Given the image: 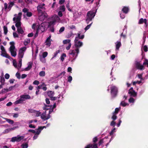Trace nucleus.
<instances>
[{
	"label": "nucleus",
	"instance_id": "bb28decb",
	"mask_svg": "<svg viewBox=\"0 0 148 148\" xmlns=\"http://www.w3.org/2000/svg\"><path fill=\"white\" fill-rule=\"evenodd\" d=\"M16 128V127H14L13 128H8L7 129L5 130H4V133H8L10 131H11L12 130H14Z\"/></svg>",
	"mask_w": 148,
	"mask_h": 148
},
{
	"label": "nucleus",
	"instance_id": "de8ad7c7",
	"mask_svg": "<svg viewBox=\"0 0 148 148\" xmlns=\"http://www.w3.org/2000/svg\"><path fill=\"white\" fill-rule=\"evenodd\" d=\"M64 29H65V28L64 27H62L59 30V33L60 34L62 32H63L64 31Z\"/></svg>",
	"mask_w": 148,
	"mask_h": 148
},
{
	"label": "nucleus",
	"instance_id": "0e129e2a",
	"mask_svg": "<svg viewBox=\"0 0 148 148\" xmlns=\"http://www.w3.org/2000/svg\"><path fill=\"white\" fill-rule=\"evenodd\" d=\"M5 78L6 79H8L10 77V75L8 73H6L5 75Z\"/></svg>",
	"mask_w": 148,
	"mask_h": 148
},
{
	"label": "nucleus",
	"instance_id": "412c9836",
	"mask_svg": "<svg viewBox=\"0 0 148 148\" xmlns=\"http://www.w3.org/2000/svg\"><path fill=\"white\" fill-rule=\"evenodd\" d=\"M21 96L24 101L26 99H31V97L28 95H23Z\"/></svg>",
	"mask_w": 148,
	"mask_h": 148
},
{
	"label": "nucleus",
	"instance_id": "f8f14e48",
	"mask_svg": "<svg viewBox=\"0 0 148 148\" xmlns=\"http://www.w3.org/2000/svg\"><path fill=\"white\" fill-rule=\"evenodd\" d=\"M45 4L44 3H40L37 7V10L39 13H42V10H45Z\"/></svg>",
	"mask_w": 148,
	"mask_h": 148
},
{
	"label": "nucleus",
	"instance_id": "13d9d810",
	"mask_svg": "<svg viewBox=\"0 0 148 148\" xmlns=\"http://www.w3.org/2000/svg\"><path fill=\"white\" fill-rule=\"evenodd\" d=\"M36 110L32 109H30L28 110V112L29 113H34L35 112Z\"/></svg>",
	"mask_w": 148,
	"mask_h": 148
},
{
	"label": "nucleus",
	"instance_id": "4be33fe9",
	"mask_svg": "<svg viewBox=\"0 0 148 148\" xmlns=\"http://www.w3.org/2000/svg\"><path fill=\"white\" fill-rule=\"evenodd\" d=\"M136 67L139 69L143 70L144 69V66L143 65H141L139 62H137L136 63Z\"/></svg>",
	"mask_w": 148,
	"mask_h": 148
},
{
	"label": "nucleus",
	"instance_id": "58836bf2",
	"mask_svg": "<svg viewBox=\"0 0 148 148\" xmlns=\"http://www.w3.org/2000/svg\"><path fill=\"white\" fill-rule=\"evenodd\" d=\"M5 79L4 78L2 77H1L0 82L2 85H4V84Z\"/></svg>",
	"mask_w": 148,
	"mask_h": 148
},
{
	"label": "nucleus",
	"instance_id": "473e14b6",
	"mask_svg": "<svg viewBox=\"0 0 148 148\" xmlns=\"http://www.w3.org/2000/svg\"><path fill=\"white\" fill-rule=\"evenodd\" d=\"M4 119L7 122L10 124H13L14 123V121L13 120L6 118Z\"/></svg>",
	"mask_w": 148,
	"mask_h": 148
},
{
	"label": "nucleus",
	"instance_id": "7ed1b4c3",
	"mask_svg": "<svg viewBox=\"0 0 148 148\" xmlns=\"http://www.w3.org/2000/svg\"><path fill=\"white\" fill-rule=\"evenodd\" d=\"M46 23H43L40 25H39L38 23H36L33 24L32 28L34 29H36L37 32L40 33L44 32L45 29V25Z\"/></svg>",
	"mask_w": 148,
	"mask_h": 148
},
{
	"label": "nucleus",
	"instance_id": "39448f33",
	"mask_svg": "<svg viewBox=\"0 0 148 148\" xmlns=\"http://www.w3.org/2000/svg\"><path fill=\"white\" fill-rule=\"evenodd\" d=\"M95 15V13L93 11H90L88 12L86 19V21L87 24H88L90 21H91Z\"/></svg>",
	"mask_w": 148,
	"mask_h": 148
},
{
	"label": "nucleus",
	"instance_id": "f03ea898",
	"mask_svg": "<svg viewBox=\"0 0 148 148\" xmlns=\"http://www.w3.org/2000/svg\"><path fill=\"white\" fill-rule=\"evenodd\" d=\"M79 52V48L74 47L72 49L70 50L68 53L69 60L72 62H74L77 57Z\"/></svg>",
	"mask_w": 148,
	"mask_h": 148
},
{
	"label": "nucleus",
	"instance_id": "aec40b11",
	"mask_svg": "<svg viewBox=\"0 0 148 148\" xmlns=\"http://www.w3.org/2000/svg\"><path fill=\"white\" fill-rule=\"evenodd\" d=\"M128 93L131 96L135 97L136 96V93L133 90V88H130Z\"/></svg>",
	"mask_w": 148,
	"mask_h": 148
},
{
	"label": "nucleus",
	"instance_id": "6e6552de",
	"mask_svg": "<svg viewBox=\"0 0 148 148\" xmlns=\"http://www.w3.org/2000/svg\"><path fill=\"white\" fill-rule=\"evenodd\" d=\"M10 44L11 46L10 48V51L11 55L13 57H15L16 55V49L14 46V42H10Z\"/></svg>",
	"mask_w": 148,
	"mask_h": 148
},
{
	"label": "nucleus",
	"instance_id": "e433bc0d",
	"mask_svg": "<svg viewBox=\"0 0 148 148\" xmlns=\"http://www.w3.org/2000/svg\"><path fill=\"white\" fill-rule=\"evenodd\" d=\"M68 19H65L64 18H62V20L60 19V23H67V20Z\"/></svg>",
	"mask_w": 148,
	"mask_h": 148
},
{
	"label": "nucleus",
	"instance_id": "423d86ee",
	"mask_svg": "<svg viewBox=\"0 0 148 148\" xmlns=\"http://www.w3.org/2000/svg\"><path fill=\"white\" fill-rule=\"evenodd\" d=\"M109 89L111 90V93L112 96L115 97L117 94V88L115 86L113 85H109L108 87V90H109Z\"/></svg>",
	"mask_w": 148,
	"mask_h": 148
},
{
	"label": "nucleus",
	"instance_id": "49530a36",
	"mask_svg": "<svg viewBox=\"0 0 148 148\" xmlns=\"http://www.w3.org/2000/svg\"><path fill=\"white\" fill-rule=\"evenodd\" d=\"M43 86H45V84L44 83L42 84L41 85H39V86H38L36 88L37 90H39L40 89H41V87Z\"/></svg>",
	"mask_w": 148,
	"mask_h": 148
},
{
	"label": "nucleus",
	"instance_id": "b1692460",
	"mask_svg": "<svg viewBox=\"0 0 148 148\" xmlns=\"http://www.w3.org/2000/svg\"><path fill=\"white\" fill-rule=\"evenodd\" d=\"M144 23H145V25H147V20L146 19H143V18H141L139 21L138 24H141Z\"/></svg>",
	"mask_w": 148,
	"mask_h": 148
},
{
	"label": "nucleus",
	"instance_id": "2f4dec72",
	"mask_svg": "<svg viewBox=\"0 0 148 148\" xmlns=\"http://www.w3.org/2000/svg\"><path fill=\"white\" fill-rule=\"evenodd\" d=\"M42 130L41 129H40V127H39L38 129H36V132L35 134L39 135Z\"/></svg>",
	"mask_w": 148,
	"mask_h": 148
},
{
	"label": "nucleus",
	"instance_id": "9b49d317",
	"mask_svg": "<svg viewBox=\"0 0 148 148\" xmlns=\"http://www.w3.org/2000/svg\"><path fill=\"white\" fill-rule=\"evenodd\" d=\"M0 49L1 51V55L3 57L10 59V57L6 52L4 47L2 45H0Z\"/></svg>",
	"mask_w": 148,
	"mask_h": 148
},
{
	"label": "nucleus",
	"instance_id": "4468645a",
	"mask_svg": "<svg viewBox=\"0 0 148 148\" xmlns=\"http://www.w3.org/2000/svg\"><path fill=\"white\" fill-rule=\"evenodd\" d=\"M54 93V92L52 91H49L47 92V94L48 96L51 99V100H55L57 99V97H53Z\"/></svg>",
	"mask_w": 148,
	"mask_h": 148
},
{
	"label": "nucleus",
	"instance_id": "f257e3e1",
	"mask_svg": "<svg viewBox=\"0 0 148 148\" xmlns=\"http://www.w3.org/2000/svg\"><path fill=\"white\" fill-rule=\"evenodd\" d=\"M22 13L21 12L18 13L17 14H15L14 15V17L13 18V21L16 23L15 26L17 28V31L18 33L22 34L24 32V30L21 27V20Z\"/></svg>",
	"mask_w": 148,
	"mask_h": 148
},
{
	"label": "nucleus",
	"instance_id": "4d7b16f0",
	"mask_svg": "<svg viewBox=\"0 0 148 148\" xmlns=\"http://www.w3.org/2000/svg\"><path fill=\"white\" fill-rule=\"evenodd\" d=\"M143 65H147L148 67V60L145 59L143 62Z\"/></svg>",
	"mask_w": 148,
	"mask_h": 148
},
{
	"label": "nucleus",
	"instance_id": "c85d7f7f",
	"mask_svg": "<svg viewBox=\"0 0 148 148\" xmlns=\"http://www.w3.org/2000/svg\"><path fill=\"white\" fill-rule=\"evenodd\" d=\"M128 8L127 7H124L122 9V11L125 13H127L128 11Z\"/></svg>",
	"mask_w": 148,
	"mask_h": 148
},
{
	"label": "nucleus",
	"instance_id": "69168bd1",
	"mask_svg": "<svg viewBox=\"0 0 148 148\" xmlns=\"http://www.w3.org/2000/svg\"><path fill=\"white\" fill-rule=\"evenodd\" d=\"M129 102L131 103H134V99L132 98H130L129 100Z\"/></svg>",
	"mask_w": 148,
	"mask_h": 148
},
{
	"label": "nucleus",
	"instance_id": "7c9ffc66",
	"mask_svg": "<svg viewBox=\"0 0 148 148\" xmlns=\"http://www.w3.org/2000/svg\"><path fill=\"white\" fill-rule=\"evenodd\" d=\"M40 60L43 63H45L46 62V60L45 58L40 56Z\"/></svg>",
	"mask_w": 148,
	"mask_h": 148
},
{
	"label": "nucleus",
	"instance_id": "a19ab883",
	"mask_svg": "<svg viewBox=\"0 0 148 148\" xmlns=\"http://www.w3.org/2000/svg\"><path fill=\"white\" fill-rule=\"evenodd\" d=\"M120 105L123 107H125L126 106L128 105V104L125 103L124 101H121L120 103Z\"/></svg>",
	"mask_w": 148,
	"mask_h": 148
},
{
	"label": "nucleus",
	"instance_id": "680f3d73",
	"mask_svg": "<svg viewBox=\"0 0 148 148\" xmlns=\"http://www.w3.org/2000/svg\"><path fill=\"white\" fill-rule=\"evenodd\" d=\"M116 132V129L115 128H114L113 129H112L111 132L110 133V135H112L115 132Z\"/></svg>",
	"mask_w": 148,
	"mask_h": 148
},
{
	"label": "nucleus",
	"instance_id": "a18cd8bd",
	"mask_svg": "<svg viewBox=\"0 0 148 148\" xmlns=\"http://www.w3.org/2000/svg\"><path fill=\"white\" fill-rule=\"evenodd\" d=\"M92 22H91L89 25H88L84 29L86 31L91 26L92 24Z\"/></svg>",
	"mask_w": 148,
	"mask_h": 148
},
{
	"label": "nucleus",
	"instance_id": "338daca9",
	"mask_svg": "<svg viewBox=\"0 0 148 148\" xmlns=\"http://www.w3.org/2000/svg\"><path fill=\"white\" fill-rule=\"evenodd\" d=\"M143 49L144 51L147 52L148 50V48L145 45L143 47Z\"/></svg>",
	"mask_w": 148,
	"mask_h": 148
},
{
	"label": "nucleus",
	"instance_id": "2eb2a0df",
	"mask_svg": "<svg viewBox=\"0 0 148 148\" xmlns=\"http://www.w3.org/2000/svg\"><path fill=\"white\" fill-rule=\"evenodd\" d=\"M51 35H49L45 42V44L47 47H49L51 45V42L52 41L51 39Z\"/></svg>",
	"mask_w": 148,
	"mask_h": 148
},
{
	"label": "nucleus",
	"instance_id": "6ab92c4d",
	"mask_svg": "<svg viewBox=\"0 0 148 148\" xmlns=\"http://www.w3.org/2000/svg\"><path fill=\"white\" fill-rule=\"evenodd\" d=\"M116 45V51L118 52L119 48L121 47V44L120 41H118L115 42Z\"/></svg>",
	"mask_w": 148,
	"mask_h": 148
},
{
	"label": "nucleus",
	"instance_id": "79ce46f5",
	"mask_svg": "<svg viewBox=\"0 0 148 148\" xmlns=\"http://www.w3.org/2000/svg\"><path fill=\"white\" fill-rule=\"evenodd\" d=\"M34 114L36 115V116H40L41 113L39 112V111H37L36 110Z\"/></svg>",
	"mask_w": 148,
	"mask_h": 148
},
{
	"label": "nucleus",
	"instance_id": "0eeeda50",
	"mask_svg": "<svg viewBox=\"0 0 148 148\" xmlns=\"http://www.w3.org/2000/svg\"><path fill=\"white\" fill-rule=\"evenodd\" d=\"M60 18L57 15H55L53 17L52 20L48 23V26L50 27L51 25L55 24L57 22L60 23Z\"/></svg>",
	"mask_w": 148,
	"mask_h": 148
},
{
	"label": "nucleus",
	"instance_id": "ea45409f",
	"mask_svg": "<svg viewBox=\"0 0 148 148\" xmlns=\"http://www.w3.org/2000/svg\"><path fill=\"white\" fill-rule=\"evenodd\" d=\"M71 40L69 39L65 40H63V44H65L67 43L69 44L70 43Z\"/></svg>",
	"mask_w": 148,
	"mask_h": 148
},
{
	"label": "nucleus",
	"instance_id": "9d476101",
	"mask_svg": "<svg viewBox=\"0 0 148 148\" xmlns=\"http://www.w3.org/2000/svg\"><path fill=\"white\" fill-rule=\"evenodd\" d=\"M19 63L18 65L16 60H13V65L14 67L17 69L19 70L21 68L22 66V59H19Z\"/></svg>",
	"mask_w": 148,
	"mask_h": 148
},
{
	"label": "nucleus",
	"instance_id": "a878e982",
	"mask_svg": "<svg viewBox=\"0 0 148 148\" xmlns=\"http://www.w3.org/2000/svg\"><path fill=\"white\" fill-rule=\"evenodd\" d=\"M30 42V39L29 38H27L25 39L23 42L24 45L25 46H26L29 44Z\"/></svg>",
	"mask_w": 148,
	"mask_h": 148
},
{
	"label": "nucleus",
	"instance_id": "f704fd0d",
	"mask_svg": "<svg viewBox=\"0 0 148 148\" xmlns=\"http://www.w3.org/2000/svg\"><path fill=\"white\" fill-rule=\"evenodd\" d=\"M45 72L44 71H41L39 73V75L40 77H44L45 75Z\"/></svg>",
	"mask_w": 148,
	"mask_h": 148
},
{
	"label": "nucleus",
	"instance_id": "c756f323",
	"mask_svg": "<svg viewBox=\"0 0 148 148\" xmlns=\"http://www.w3.org/2000/svg\"><path fill=\"white\" fill-rule=\"evenodd\" d=\"M28 146V143H23L21 145L22 148H27Z\"/></svg>",
	"mask_w": 148,
	"mask_h": 148
},
{
	"label": "nucleus",
	"instance_id": "052dcab7",
	"mask_svg": "<svg viewBox=\"0 0 148 148\" xmlns=\"http://www.w3.org/2000/svg\"><path fill=\"white\" fill-rule=\"evenodd\" d=\"M21 139H11V141L14 142L16 141V142H20Z\"/></svg>",
	"mask_w": 148,
	"mask_h": 148
},
{
	"label": "nucleus",
	"instance_id": "5fc2aeb1",
	"mask_svg": "<svg viewBox=\"0 0 148 148\" xmlns=\"http://www.w3.org/2000/svg\"><path fill=\"white\" fill-rule=\"evenodd\" d=\"M26 15L28 17H31L32 16V13L31 12H28L26 14Z\"/></svg>",
	"mask_w": 148,
	"mask_h": 148
},
{
	"label": "nucleus",
	"instance_id": "774afa93",
	"mask_svg": "<svg viewBox=\"0 0 148 148\" xmlns=\"http://www.w3.org/2000/svg\"><path fill=\"white\" fill-rule=\"evenodd\" d=\"M115 58V56L114 54L112 55L110 58V59L112 60H114Z\"/></svg>",
	"mask_w": 148,
	"mask_h": 148
},
{
	"label": "nucleus",
	"instance_id": "3c124183",
	"mask_svg": "<svg viewBox=\"0 0 148 148\" xmlns=\"http://www.w3.org/2000/svg\"><path fill=\"white\" fill-rule=\"evenodd\" d=\"M72 80V77L71 76H69L68 77V81L71 83Z\"/></svg>",
	"mask_w": 148,
	"mask_h": 148
},
{
	"label": "nucleus",
	"instance_id": "603ef678",
	"mask_svg": "<svg viewBox=\"0 0 148 148\" xmlns=\"http://www.w3.org/2000/svg\"><path fill=\"white\" fill-rule=\"evenodd\" d=\"M4 33L5 34H6L8 32L7 28L5 26H4L3 27Z\"/></svg>",
	"mask_w": 148,
	"mask_h": 148
},
{
	"label": "nucleus",
	"instance_id": "09e8293b",
	"mask_svg": "<svg viewBox=\"0 0 148 148\" xmlns=\"http://www.w3.org/2000/svg\"><path fill=\"white\" fill-rule=\"evenodd\" d=\"M121 108L119 107V108H116L115 109V112L113 113H115V114H117L119 110H120Z\"/></svg>",
	"mask_w": 148,
	"mask_h": 148
},
{
	"label": "nucleus",
	"instance_id": "864d4df0",
	"mask_svg": "<svg viewBox=\"0 0 148 148\" xmlns=\"http://www.w3.org/2000/svg\"><path fill=\"white\" fill-rule=\"evenodd\" d=\"M116 114H115V113H113V116L112 117V118L113 120H115L116 119Z\"/></svg>",
	"mask_w": 148,
	"mask_h": 148
},
{
	"label": "nucleus",
	"instance_id": "5701e85b",
	"mask_svg": "<svg viewBox=\"0 0 148 148\" xmlns=\"http://www.w3.org/2000/svg\"><path fill=\"white\" fill-rule=\"evenodd\" d=\"M23 99L22 97H21V96L20 97V98L16 101L15 102H14V104H17L19 103H21L23 102Z\"/></svg>",
	"mask_w": 148,
	"mask_h": 148
},
{
	"label": "nucleus",
	"instance_id": "6e6d98bb",
	"mask_svg": "<svg viewBox=\"0 0 148 148\" xmlns=\"http://www.w3.org/2000/svg\"><path fill=\"white\" fill-rule=\"evenodd\" d=\"M62 12V11H59L58 13V15L59 17H61L62 16L63 14Z\"/></svg>",
	"mask_w": 148,
	"mask_h": 148
},
{
	"label": "nucleus",
	"instance_id": "72a5a7b5",
	"mask_svg": "<svg viewBox=\"0 0 148 148\" xmlns=\"http://www.w3.org/2000/svg\"><path fill=\"white\" fill-rule=\"evenodd\" d=\"M137 77L139 79H140V80L142 81L144 80V79L142 77V74H138Z\"/></svg>",
	"mask_w": 148,
	"mask_h": 148
},
{
	"label": "nucleus",
	"instance_id": "f3484780",
	"mask_svg": "<svg viewBox=\"0 0 148 148\" xmlns=\"http://www.w3.org/2000/svg\"><path fill=\"white\" fill-rule=\"evenodd\" d=\"M8 4L9 5L8 8L7 4L6 3H4V7L5 10H7V8H8V9H9V10H10L11 7L14 5V2H11L9 3Z\"/></svg>",
	"mask_w": 148,
	"mask_h": 148
},
{
	"label": "nucleus",
	"instance_id": "37998d69",
	"mask_svg": "<svg viewBox=\"0 0 148 148\" xmlns=\"http://www.w3.org/2000/svg\"><path fill=\"white\" fill-rule=\"evenodd\" d=\"M142 83V81L141 80L137 81L134 82H133V84L134 85H135L136 84H140V83Z\"/></svg>",
	"mask_w": 148,
	"mask_h": 148
},
{
	"label": "nucleus",
	"instance_id": "e2e57ef3",
	"mask_svg": "<svg viewBox=\"0 0 148 148\" xmlns=\"http://www.w3.org/2000/svg\"><path fill=\"white\" fill-rule=\"evenodd\" d=\"M71 43L69 44V45H68V46L66 47V50H69L70 49V48L71 47Z\"/></svg>",
	"mask_w": 148,
	"mask_h": 148
},
{
	"label": "nucleus",
	"instance_id": "1a4fd4ad",
	"mask_svg": "<svg viewBox=\"0 0 148 148\" xmlns=\"http://www.w3.org/2000/svg\"><path fill=\"white\" fill-rule=\"evenodd\" d=\"M27 49V47H24L20 49L18 51V58L19 59H21L23 58L24 54Z\"/></svg>",
	"mask_w": 148,
	"mask_h": 148
},
{
	"label": "nucleus",
	"instance_id": "8fccbe9b",
	"mask_svg": "<svg viewBox=\"0 0 148 148\" xmlns=\"http://www.w3.org/2000/svg\"><path fill=\"white\" fill-rule=\"evenodd\" d=\"M33 83L34 85H38L40 83L37 80H35L34 81Z\"/></svg>",
	"mask_w": 148,
	"mask_h": 148
},
{
	"label": "nucleus",
	"instance_id": "c9c22d12",
	"mask_svg": "<svg viewBox=\"0 0 148 148\" xmlns=\"http://www.w3.org/2000/svg\"><path fill=\"white\" fill-rule=\"evenodd\" d=\"M60 11H62V12H64L65 11V7L64 5H61L59 8Z\"/></svg>",
	"mask_w": 148,
	"mask_h": 148
},
{
	"label": "nucleus",
	"instance_id": "20e7f679",
	"mask_svg": "<svg viewBox=\"0 0 148 148\" xmlns=\"http://www.w3.org/2000/svg\"><path fill=\"white\" fill-rule=\"evenodd\" d=\"M84 37V35H82L81 37H80V34H77V36L76 37L74 40L75 48H77L79 49L83 45L82 42L78 40V39H83Z\"/></svg>",
	"mask_w": 148,
	"mask_h": 148
},
{
	"label": "nucleus",
	"instance_id": "cd10ccee",
	"mask_svg": "<svg viewBox=\"0 0 148 148\" xmlns=\"http://www.w3.org/2000/svg\"><path fill=\"white\" fill-rule=\"evenodd\" d=\"M66 57V55L65 53H63L60 57V59L62 62L64 61V58Z\"/></svg>",
	"mask_w": 148,
	"mask_h": 148
},
{
	"label": "nucleus",
	"instance_id": "c03bdc74",
	"mask_svg": "<svg viewBox=\"0 0 148 148\" xmlns=\"http://www.w3.org/2000/svg\"><path fill=\"white\" fill-rule=\"evenodd\" d=\"M48 55V53L47 52H44L42 55V56H42L43 57H44V58H45Z\"/></svg>",
	"mask_w": 148,
	"mask_h": 148
},
{
	"label": "nucleus",
	"instance_id": "ddd939ff",
	"mask_svg": "<svg viewBox=\"0 0 148 148\" xmlns=\"http://www.w3.org/2000/svg\"><path fill=\"white\" fill-rule=\"evenodd\" d=\"M38 18L41 21H44L45 19L47 18V14L45 13H39Z\"/></svg>",
	"mask_w": 148,
	"mask_h": 148
},
{
	"label": "nucleus",
	"instance_id": "bf43d9fd",
	"mask_svg": "<svg viewBox=\"0 0 148 148\" xmlns=\"http://www.w3.org/2000/svg\"><path fill=\"white\" fill-rule=\"evenodd\" d=\"M16 76L18 79L20 78V75L18 72H17L16 74Z\"/></svg>",
	"mask_w": 148,
	"mask_h": 148
},
{
	"label": "nucleus",
	"instance_id": "393cba45",
	"mask_svg": "<svg viewBox=\"0 0 148 148\" xmlns=\"http://www.w3.org/2000/svg\"><path fill=\"white\" fill-rule=\"evenodd\" d=\"M24 136V135H19L16 136L12 137L11 139H23L25 138Z\"/></svg>",
	"mask_w": 148,
	"mask_h": 148
},
{
	"label": "nucleus",
	"instance_id": "4c0bfd02",
	"mask_svg": "<svg viewBox=\"0 0 148 148\" xmlns=\"http://www.w3.org/2000/svg\"><path fill=\"white\" fill-rule=\"evenodd\" d=\"M60 51L59 50H58L56 51V52L54 53L53 57L51 58V60L53 59L54 58L56 57L58 54L60 52Z\"/></svg>",
	"mask_w": 148,
	"mask_h": 148
},
{
	"label": "nucleus",
	"instance_id": "a211bd4d",
	"mask_svg": "<svg viewBox=\"0 0 148 148\" xmlns=\"http://www.w3.org/2000/svg\"><path fill=\"white\" fill-rule=\"evenodd\" d=\"M40 116L41 119H43L44 120H47L49 119L50 117V116L49 115H48L47 116H46V111H45L42 114H41Z\"/></svg>",
	"mask_w": 148,
	"mask_h": 148
},
{
	"label": "nucleus",
	"instance_id": "dca6fc26",
	"mask_svg": "<svg viewBox=\"0 0 148 148\" xmlns=\"http://www.w3.org/2000/svg\"><path fill=\"white\" fill-rule=\"evenodd\" d=\"M33 64V62H28L27 64V66L25 68L23 69V71H29L32 68Z\"/></svg>",
	"mask_w": 148,
	"mask_h": 148
}]
</instances>
